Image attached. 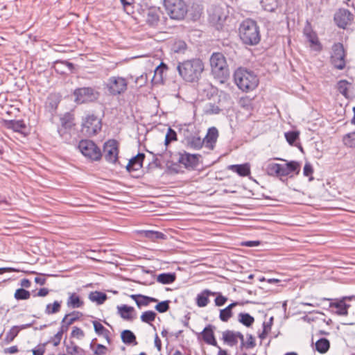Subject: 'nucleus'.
I'll return each instance as SVG.
<instances>
[{"mask_svg":"<svg viewBox=\"0 0 355 355\" xmlns=\"http://www.w3.org/2000/svg\"><path fill=\"white\" fill-rule=\"evenodd\" d=\"M177 69L184 81L196 83L204 71V63L200 58H192L179 62Z\"/></svg>","mask_w":355,"mask_h":355,"instance_id":"f257e3e1","label":"nucleus"},{"mask_svg":"<svg viewBox=\"0 0 355 355\" xmlns=\"http://www.w3.org/2000/svg\"><path fill=\"white\" fill-rule=\"evenodd\" d=\"M234 81L239 89L248 92L257 88L259 80L252 71L239 67L234 73Z\"/></svg>","mask_w":355,"mask_h":355,"instance_id":"f03ea898","label":"nucleus"},{"mask_svg":"<svg viewBox=\"0 0 355 355\" xmlns=\"http://www.w3.org/2000/svg\"><path fill=\"white\" fill-rule=\"evenodd\" d=\"M239 37L241 41L248 45H256L261 40L259 28L257 22L252 19H247L240 25Z\"/></svg>","mask_w":355,"mask_h":355,"instance_id":"7ed1b4c3","label":"nucleus"},{"mask_svg":"<svg viewBox=\"0 0 355 355\" xmlns=\"http://www.w3.org/2000/svg\"><path fill=\"white\" fill-rule=\"evenodd\" d=\"M211 73L214 78L224 82L230 75L229 67L225 57L222 53H214L210 57Z\"/></svg>","mask_w":355,"mask_h":355,"instance_id":"20e7f679","label":"nucleus"},{"mask_svg":"<svg viewBox=\"0 0 355 355\" xmlns=\"http://www.w3.org/2000/svg\"><path fill=\"white\" fill-rule=\"evenodd\" d=\"M164 6L167 14L173 19H183L188 11L187 6L183 0H164Z\"/></svg>","mask_w":355,"mask_h":355,"instance_id":"39448f33","label":"nucleus"},{"mask_svg":"<svg viewBox=\"0 0 355 355\" xmlns=\"http://www.w3.org/2000/svg\"><path fill=\"white\" fill-rule=\"evenodd\" d=\"M330 63L334 69L343 70L347 64V51L342 43L333 44L330 55Z\"/></svg>","mask_w":355,"mask_h":355,"instance_id":"423d86ee","label":"nucleus"},{"mask_svg":"<svg viewBox=\"0 0 355 355\" xmlns=\"http://www.w3.org/2000/svg\"><path fill=\"white\" fill-rule=\"evenodd\" d=\"M128 84L126 78L119 76H112L107 80L105 88L110 95L119 96L127 91Z\"/></svg>","mask_w":355,"mask_h":355,"instance_id":"0eeeda50","label":"nucleus"},{"mask_svg":"<svg viewBox=\"0 0 355 355\" xmlns=\"http://www.w3.org/2000/svg\"><path fill=\"white\" fill-rule=\"evenodd\" d=\"M81 153L92 161H99L103 157L101 148L92 141L81 140L78 144Z\"/></svg>","mask_w":355,"mask_h":355,"instance_id":"6e6552de","label":"nucleus"},{"mask_svg":"<svg viewBox=\"0 0 355 355\" xmlns=\"http://www.w3.org/2000/svg\"><path fill=\"white\" fill-rule=\"evenodd\" d=\"M99 92L90 87L76 89L73 92L75 102L78 104L96 101L99 97Z\"/></svg>","mask_w":355,"mask_h":355,"instance_id":"1a4fd4ad","label":"nucleus"},{"mask_svg":"<svg viewBox=\"0 0 355 355\" xmlns=\"http://www.w3.org/2000/svg\"><path fill=\"white\" fill-rule=\"evenodd\" d=\"M101 121L94 114H89L83 121L81 132L87 137H93L101 130Z\"/></svg>","mask_w":355,"mask_h":355,"instance_id":"9d476101","label":"nucleus"},{"mask_svg":"<svg viewBox=\"0 0 355 355\" xmlns=\"http://www.w3.org/2000/svg\"><path fill=\"white\" fill-rule=\"evenodd\" d=\"M354 296H345L341 298L330 299L324 298V300L330 301L329 308L336 309V311L333 309L331 311L333 313L338 315L346 316L348 315V309L351 306L350 304L346 303V300H351Z\"/></svg>","mask_w":355,"mask_h":355,"instance_id":"9b49d317","label":"nucleus"},{"mask_svg":"<svg viewBox=\"0 0 355 355\" xmlns=\"http://www.w3.org/2000/svg\"><path fill=\"white\" fill-rule=\"evenodd\" d=\"M119 143L115 139H109L103 145V153H102L106 162L110 164H116L118 161Z\"/></svg>","mask_w":355,"mask_h":355,"instance_id":"f8f14e48","label":"nucleus"},{"mask_svg":"<svg viewBox=\"0 0 355 355\" xmlns=\"http://www.w3.org/2000/svg\"><path fill=\"white\" fill-rule=\"evenodd\" d=\"M303 33L306 37L307 40L311 44V47L315 51L320 52L322 49V45L319 41L318 37L315 31L312 28L311 24L309 21H306L305 26L303 30Z\"/></svg>","mask_w":355,"mask_h":355,"instance_id":"ddd939ff","label":"nucleus"},{"mask_svg":"<svg viewBox=\"0 0 355 355\" xmlns=\"http://www.w3.org/2000/svg\"><path fill=\"white\" fill-rule=\"evenodd\" d=\"M334 19L339 28L345 29L354 19V15L349 10L341 8L335 13Z\"/></svg>","mask_w":355,"mask_h":355,"instance_id":"4468645a","label":"nucleus"},{"mask_svg":"<svg viewBox=\"0 0 355 355\" xmlns=\"http://www.w3.org/2000/svg\"><path fill=\"white\" fill-rule=\"evenodd\" d=\"M200 157L198 154H190L184 151L179 153L178 162L185 168H194L198 164Z\"/></svg>","mask_w":355,"mask_h":355,"instance_id":"2eb2a0df","label":"nucleus"},{"mask_svg":"<svg viewBox=\"0 0 355 355\" xmlns=\"http://www.w3.org/2000/svg\"><path fill=\"white\" fill-rule=\"evenodd\" d=\"M216 327L213 324H207L200 332V335L203 341L209 345L218 346V343L214 336V330Z\"/></svg>","mask_w":355,"mask_h":355,"instance_id":"dca6fc26","label":"nucleus"},{"mask_svg":"<svg viewBox=\"0 0 355 355\" xmlns=\"http://www.w3.org/2000/svg\"><path fill=\"white\" fill-rule=\"evenodd\" d=\"M280 176L284 177L289 175L291 173L295 172L297 175L300 171V164L297 161H291L285 164H281Z\"/></svg>","mask_w":355,"mask_h":355,"instance_id":"f3484780","label":"nucleus"},{"mask_svg":"<svg viewBox=\"0 0 355 355\" xmlns=\"http://www.w3.org/2000/svg\"><path fill=\"white\" fill-rule=\"evenodd\" d=\"M218 137V131L216 128L211 127L208 129L205 137L203 139L205 141V146L206 148L213 150Z\"/></svg>","mask_w":355,"mask_h":355,"instance_id":"a211bd4d","label":"nucleus"},{"mask_svg":"<svg viewBox=\"0 0 355 355\" xmlns=\"http://www.w3.org/2000/svg\"><path fill=\"white\" fill-rule=\"evenodd\" d=\"M145 158L144 153H138L129 160L126 169L128 172L137 171L142 168L143 162Z\"/></svg>","mask_w":355,"mask_h":355,"instance_id":"6ab92c4d","label":"nucleus"},{"mask_svg":"<svg viewBox=\"0 0 355 355\" xmlns=\"http://www.w3.org/2000/svg\"><path fill=\"white\" fill-rule=\"evenodd\" d=\"M146 21L149 26L157 27L159 22V10L155 8L148 9Z\"/></svg>","mask_w":355,"mask_h":355,"instance_id":"aec40b11","label":"nucleus"},{"mask_svg":"<svg viewBox=\"0 0 355 355\" xmlns=\"http://www.w3.org/2000/svg\"><path fill=\"white\" fill-rule=\"evenodd\" d=\"M216 293L212 292L210 290L205 289L200 293L198 294L196 297V304L199 307H205L209 303V296H214Z\"/></svg>","mask_w":355,"mask_h":355,"instance_id":"412c9836","label":"nucleus"},{"mask_svg":"<svg viewBox=\"0 0 355 355\" xmlns=\"http://www.w3.org/2000/svg\"><path fill=\"white\" fill-rule=\"evenodd\" d=\"M228 168L241 177H245L250 174V165L248 163L230 165Z\"/></svg>","mask_w":355,"mask_h":355,"instance_id":"4be33fe9","label":"nucleus"},{"mask_svg":"<svg viewBox=\"0 0 355 355\" xmlns=\"http://www.w3.org/2000/svg\"><path fill=\"white\" fill-rule=\"evenodd\" d=\"M186 141L187 146L194 150H199L205 145V141L198 135L187 137Z\"/></svg>","mask_w":355,"mask_h":355,"instance_id":"5701e85b","label":"nucleus"},{"mask_svg":"<svg viewBox=\"0 0 355 355\" xmlns=\"http://www.w3.org/2000/svg\"><path fill=\"white\" fill-rule=\"evenodd\" d=\"M222 335V340L224 343L227 345L233 347L238 343V340H236V331L225 330L223 331Z\"/></svg>","mask_w":355,"mask_h":355,"instance_id":"b1692460","label":"nucleus"},{"mask_svg":"<svg viewBox=\"0 0 355 355\" xmlns=\"http://www.w3.org/2000/svg\"><path fill=\"white\" fill-rule=\"evenodd\" d=\"M141 234L143 237L148 239L151 241H157L166 239V236L164 233L153 230H143L141 232Z\"/></svg>","mask_w":355,"mask_h":355,"instance_id":"393cba45","label":"nucleus"},{"mask_svg":"<svg viewBox=\"0 0 355 355\" xmlns=\"http://www.w3.org/2000/svg\"><path fill=\"white\" fill-rule=\"evenodd\" d=\"M135 311V309L132 306L128 305H121L117 306L118 314L124 320H132L133 316L132 313Z\"/></svg>","mask_w":355,"mask_h":355,"instance_id":"a878e982","label":"nucleus"},{"mask_svg":"<svg viewBox=\"0 0 355 355\" xmlns=\"http://www.w3.org/2000/svg\"><path fill=\"white\" fill-rule=\"evenodd\" d=\"M239 302H234L229 304L227 307L220 311L219 318L222 322H227L233 315L232 309L237 306Z\"/></svg>","mask_w":355,"mask_h":355,"instance_id":"bb28decb","label":"nucleus"},{"mask_svg":"<svg viewBox=\"0 0 355 355\" xmlns=\"http://www.w3.org/2000/svg\"><path fill=\"white\" fill-rule=\"evenodd\" d=\"M59 103V96L55 94H51L46 99L45 107L51 112L55 111L57 109Z\"/></svg>","mask_w":355,"mask_h":355,"instance_id":"cd10ccee","label":"nucleus"},{"mask_svg":"<svg viewBox=\"0 0 355 355\" xmlns=\"http://www.w3.org/2000/svg\"><path fill=\"white\" fill-rule=\"evenodd\" d=\"M66 352L68 355L85 354V351L77 345H76L73 341H70L69 343L66 345Z\"/></svg>","mask_w":355,"mask_h":355,"instance_id":"c85d7f7f","label":"nucleus"},{"mask_svg":"<svg viewBox=\"0 0 355 355\" xmlns=\"http://www.w3.org/2000/svg\"><path fill=\"white\" fill-rule=\"evenodd\" d=\"M281 164L277 163H268L266 167V172L268 175L270 176H280V168Z\"/></svg>","mask_w":355,"mask_h":355,"instance_id":"c756f323","label":"nucleus"},{"mask_svg":"<svg viewBox=\"0 0 355 355\" xmlns=\"http://www.w3.org/2000/svg\"><path fill=\"white\" fill-rule=\"evenodd\" d=\"M83 302L80 300V297L75 293L70 294L67 300V305L73 309L81 307L83 305Z\"/></svg>","mask_w":355,"mask_h":355,"instance_id":"7c9ffc66","label":"nucleus"},{"mask_svg":"<svg viewBox=\"0 0 355 355\" xmlns=\"http://www.w3.org/2000/svg\"><path fill=\"white\" fill-rule=\"evenodd\" d=\"M330 347V343L328 339L322 338L315 343V349L320 354L326 353Z\"/></svg>","mask_w":355,"mask_h":355,"instance_id":"2f4dec72","label":"nucleus"},{"mask_svg":"<svg viewBox=\"0 0 355 355\" xmlns=\"http://www.w3.org/2000/svg\"><path fill=\"white\" fill-rule=\"evenodd\" d=\"M121 337L123 343H124L125 344H137L136 341V336L130 330H123L121 332Z\"/></svg>","mask_w":355,"mask_h":355,"instance_id":"473e14b6","label":"nucleus"},{"mask_svg":"<svg viewBox=\"0 0 355 355\" xmlns=\"http://www.w3.org/2000/svg\"><path fill=\"white\" fill-rule=\"evenodd\" d=\"M105 293L99 291L91 292L89 295V299L92 302H96L98 304H102L107 300Z\"/></svg>","mask_w":355,"mask_h":355,"instance_id":"72a5a7b5","label":"nucleus"},{"mask_svg":"<svg viewBox=\"0 0 355 355\" xmlns=\"http://www.w3.org/2000/svg\"><path fill=\"white\" fill-rule=\"evenodd\" d=\"M238 320L247 327H250L254 322V318L247 313H240L238 315Z\"/></svg>","mask_w":355,"mask_h":355,"instance_id":"f704fd0d","label":"nucleus"},{"mask_svg":"<svg viewBox=\"0 0 355 355\" xmlns=\"http://www.w3.org/2000/svg\"><path fill=\"white\" fill-rule=\"evenodd\" d=\"M175 275L174 273H162L157 276L158 282L163 284H169L175 282Z\"/></svg>","mask_w":355,"mask_h":355,"instance_id":"c9c22d12","label":"nucleus"},{"mask_svg":"<svg viewBox=\"0 0 355 355\" xmlns=\"http://www.w3.org/2000/svg\"><path fill=\"white\" fill-rule=\"evenodd\" d=\"M350 83L346 80H340L337 83L338 91L345 98H348V89Z\"/></svg>","mask_w":355,"mask_h":355,"instance_id":"e433bc0d","label":"nucleus"},{"mask_svg":"<svg viewBox=\"0 0 355 355\" xmlns=\"http://www.w3.org/2000/svg\"><path fill=\"white\" fill-rule=\"evenodd\" d=\"M343 142L345 146L355 148V131L345 135Z\"/></svg>","mask_w":355,"mask_h":355,"instance_id":"4c0bfd02","label":"nucleus"},{"mask_svg":"<svg viewBox=\"0 0 355 355\" xmlns=\"http://www.w3.org/2000/svg\"><path fill=\"white\" fill-rule=\"evenodd\" d=\"M7 127L15 132H20L26 128V125L23 121L10 120L7 122Z\"/></svg>","mask_w":355,"mask_h":355,"instance_id":"58836bf2","label":"nucleus"},{"mask_svg":"<svg viewBox=\"0 0 355 355\" xmlns=\"http://www.w3.org/2000/svg\"><path fill=\"white\" fill-rule=\"evenodd\" d=\"M61 302L55 301L52 304H48L46 306L45 313L48 315L56 313L60 311Z\"/></svg>","mask_w":355,"mask_h":355,"instance_id":"ea45409f","label":"nucleus"},{"mask_svg":"<svg viewBox=\"0 0 355 355\" xmlns=\"http://www.w3.org/2000/svg\"><path fill=\"white\" fill-rule=\"evenodd\" d=\"M158 300L156 298L148 297L146 295H143L140 294L139 300H136V304L138 307H141L142 306H146L150 302H157Z\"/></svg>","mask_w":355,"mask_h":355,"instance_id":"a19ab883","label":"nucleus"},{"mask_svg":"<svg viewBox=\"0 0 355 355\" xmlns=\"http://www.w3.org/2000/svg\"><path fill=\"white\" fill-rule=\"evenodd\" d=\"M156 315V313L153 311H146L141 314L140 318L143 322L150 324L155 320Z\"/></svg>","mask_w":355,"mask_h":355,"instance_id":"79ce46f5","label":"nucleus"},{"mask_svg":"<svg viewBox=\"0 0 355 355\" xmlns=\"http://www.w3.org/2000/svg\"><path fill=\"white\" fill-rule=\"evenodd\" d=\"M19 334V329L17 326H13L9 331L7 332L5 338L4 342L6 344L10 343L13 340L17 337V336Z\"/></svg>","mask_w":355,"mask_h":355,"instance_id":"37998d69","label":"nucleus"},{"mask_svg":"<svg viewBox=\"0 0 355 355\" xmlns=\"http://www.w3.org/2000/svg\"><path fill=\"white\" fill-rule=\"evenodd\" d=\"M82 313L80 312H72L69 314H67L62 319V322H67V325L72 324L75 321H76L80 316Z\"/></svg>","mask_w":355,"mask_h":355,"instance_id":"c03bdc74","label":"nucleus"},{"mask_svg":"<svg viewBox=\"0 0 355 355\" xmlns=\"http://www.w3.org/2000/svg\"><path fill=\"white\" fill-rule=\"evenodd\" d=\"M168 70V67L166 64H165L163 62H161V64L155 69V75L154 78L157 79V81H162L163 80V73Z\"/></svg>","mask_w":355,"mask_h":355,"instance_id":"a18cd8bd","label":"nucleus"},{"mask_svg":"<svg viewBox=\"0 0 355 355\" xmlns=\"http://www.w3.org/2000/svg\"><path fill=\"white\" fill-rule=\"evenodd\" d=\"M14 297L17 300H28L31 297V293L24 288H18L16 290Z\"/></svg>","mask_w":355,"mask_h":355,"instance_id":"49530a36","label":"nucleus"},{"mask_svg":"<svg viewBox=\"0 0 355 355\" xmlns=\"http://www.w3.org/2000/svg\"><path fill=\"white\" fill-rule=\"evenodd\" d=\"M187 48L186 42L183 40L176 41L173 46V50L175 53H184Z\"/></svg>","mask_w":355,"mask_h":355,"instance_id":"de8ad7c7","label":"nucleus"},{"mask_svg":"<svg viewBox=\"0 0 355 355\" xmlns=\"http://www.w3.org/2000/svg\"><path fill=\"white\" fill-rule=\"evenodd\" d=\"M177 139L178 138L176 132L171 128H168L165 137V145L168 146L170 143L176 141Z\"/></svg>","mask_w":355,"mask_h":355,"instance_id":"09e8293b","label":"nucleus"},{"mask_svg":"<svg viewBox=\"0 0 355 355\" xmlns=\"http://www.w3.org/2000/svg\"><path fill=\"white\" fill-rule=\"evenodd\" d=\"M220 107L213 103H209L207 105L205 112L207 114H217L220 112Z\"/></svg>","mask_w":355,"mask_h":355,"instance_id":"8fccbe9b","label":"nucleus"},{"mask_svg":"<svg viewBox=\"0 0 355 355\" xmlns=\"http://www.w3.org/2000/svg\"><path fill=\"white\" fill-rule=\"evenodd\" d=\"M285 137L288 143L292 145L298 139L299 133L295 131H289L285 133Z\"/></svg>","mask_w":355,"mask_h":355,"instance_id":"3c124183","label":"nucleus"},{"mask_svg":"<svg viewBox=\"0 0 355 355\" xmlns=\"http://www.w3.org/2000/svg\"><path fill=\"white\" fill-rule=\"evenodd\" d=\"M169 300L162 301L159 302L155 307V309L159 313H165L166 312L170 306H169Z\"/></svg>","mask_w":355,"mask_h":355,"instance_id":"603ef678","label":"nucleus"},{"mask_svg":"<svg viewBox=\"0 0 355 355\" xmlns=\"http://www.w3.org/2000/svg\"><path fill=\"white\" fill-rule=\"evenodd\" d=\"M256 346L255 338L252 334L247 335V340L245 341L243 348L246 349H253Z\"/></svg>","mask_w":355,"mask_h":355,"instance_id":"864d4df0","label":"nucleus"},{"mask_svg":"<svg viewBox=\"0 0 355 355\" xmlns=\"http://www.w3.org/2000/svg\"><path fill=\"white\" fill-rule=\"evenodd\" d=\"M147 81H148L147 74L143 73L136 78L135 83V85L137 87H141L147 83Z\"/></svg>","mask_w":355,"mask_h":355,"instance_id":"5fc2aeb1","label":"nucleus"},{"mask_svg":"<svg viewBox=\"0 0 355 355\" xmlns=\"http://www.w3.org/2000/svg\"><path fill=\"white\" fill-rule=\"evenodd\" d=\"M62 64V65H64L66 67H68L69 70V71H72L73 69V63L71 62H69L68 61H60V60H57L55 62V66H54V69L55 70L58 72V73H64V71H60L59 69L57 68L56 65L57 64Z\"/></svg>","mask_w":355,"mask_h":355,"instance_id":"6e6d98bb","label":"nucleus"},{"mask_svg":"<svg viewBox=\"0 0 355 355\" xmlns=\"http://www.w3.org/2000/svg\"><path fill=\"white\" fill-rule=\"evenodd\" d=\"M313 173L312 165L309 162H306L304 166L303 174L306 177H309V180H312L313 178L311 176Z\"/></svg>","mask_w":355,"mask_h":355,"instance_id":"4d7b16f0","label":"nucleus"},{"mask_svg":"<svg viewBox=\"0 0 355 355\" xmlns=\"http://www.w3.org/2000/svg\"><path fill=\"white\" fill-rule=\"evenodd\" d=\"M71 337H75L80 339L84 337L85 334L84 331L80 328L78 327H73L72 331L71 333Z\"/></svg>","mask_w":355,"mask_h":355,"instance_id":"13d9d810","label":"nucleus"},{"mask_svg":"<svg viewBox=\"0 0 355 355\" xmlns=\"http://www.w3.org/2000/svg\"><path fill=\"white\" fill-rule=\"evenodd\" d=\"M227 301V298L223 296L221 293H218L214 300L215 304L217 306H221L224 305Z\"/></svg>","mask_w":355,"mask_h":355,"instance_id":"bf43d9fd","label":"nucleus"},{"mask_svg":"<svg viewBox=\"0 0 355 355\" xmlns=\"http://www.w3.org/2000/svg\"><path fill=\"white\" fill-rule=\"evenodd\" d=\"M93 324L96 333L98 335H102L105 331L107 330L100 322L97 321H94Z\"/></svg>","mask_w":355,"mask_h":355,"instance_id":"052dcab7","label":"nucleus"},{"mask_svg":"<svg viewBox=\"0 0 355 355\" xmlns=\"http://www.w3.org/2000/svg\"><path fill=\"white\" fill-rule=\"evenodd\" d=\"M263 330L262 333L259 335V337L261 340L266 338L268 331H270L271 329L270 324H266V322H263Z\"/></svg>","mask_w":355,"mask_h":355,"instance_id":"680f3d73","label":"nucleus"},{"mask_svg":"<svg viewBox=\"0 0 355 355\" xmlns=\"http://www.w3.org/2000/svg\"><path fill=\"white\" fill-rule=\"evenodd\" d=\"M107 348L105 346L101 344H97L96 349L94 351V354L96 355H104L106 352Z\"/></svg>","mask_w":355,"mask_h":355,"instance_id":"e2e57ef3","label":"nucleus"},{"mask_svg":"<svg viewBox=\"0 0 355 355\" xmlns=\"http://www.w3.org/2000/svg\"><path fill=\"white\" fill-rule=\"evenodd\" d=\"M62 337V335L60 333L57 332V334L54 336V337L53 338L54 346H58L60 343Z\"/></svg>","mask_w":355,"mask_h":355,"instance_id":"0e129e2a","label":"nucleus"},{"mask_svg":"<svg viewBox=\"0 0 355 355\" xmlns=\"http://www.w3.org/2000/svg\"><path fill=\"white\" fill-rule=\"evenodd\" d=\"M260 244V241H248L243 243V245L247 246V247H254V246H258Z\"/></svg>","mask_w":355,"mask_h":355,"instance_id":"69168bd1","label":"nucleus"},{"mask_svg":"<svg viewBox=\"0 0 355 355\" xmlns=\"http://www.w3.org/2000/svg\"><path fill=\"white\" fill-rule=\"evenodd\" d=\"M18 351H19L18 347L16 345L10 347L8 348H6L4 349V352L6 354H15V353L18 352Z\"/></svg>","mask_w":355,"mask_h":355,"instance_id":"338daca9","label":"nucleus"},{"mask_svg":"<svg viewBox=\"0 0 355 355\" xmlns=\"http://www.w3.org/2000/svg\"><path fill=\"white\" fill-rule=\"evenodd\" d=\"M45 352V349L44 347H39L37 349H35L33 350V355H44Z\"/></svg>","mask_w":355,"mask_h":355,"instance_id":"774afa93","label":"nucleus"}]
</instances>
